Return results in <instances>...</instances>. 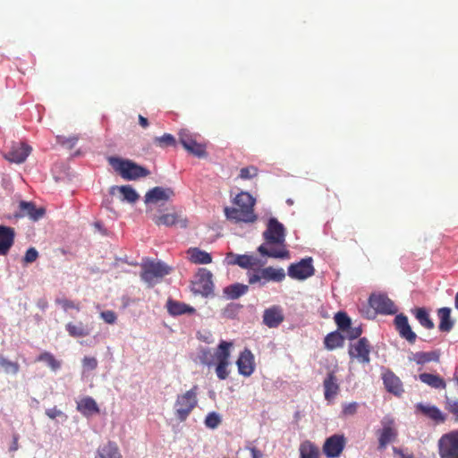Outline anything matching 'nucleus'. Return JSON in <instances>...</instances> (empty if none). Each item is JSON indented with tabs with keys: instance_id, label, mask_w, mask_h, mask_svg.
<instances>
[{
	"instance_id": "nucleus-64",
	"label": "nucleus",
	"mask_w": 458,
	"mask_h": 458,
	"mask_svg": "<svg viewBox=\"0 0 458 458\" xmlns=\"http://www.w3.org/2000/svg\"><path fill=\"white\" fill-rule=\"evenodd\" d=\"M77 140H78L77 138H72V139L69 140V141L71 142V146H73L77 142Z\"/></svg>"
},
{
	"instance_id": "nucleus-8",
	"label": "nucleus",
	"mask_w": 458,
	"mask_h": 458,
	"mask_svg": "<svg viewBox=\"0 0 458 458\" xmlns=\"http://www.w3.org/2000/svg\"><path fill=\"white\" fill-rule=\"evenodd\" d=\"M312 258H305L297 263L291 264L288 267V276L296 280H305L312 276L315 268L312 264Z\"/></svg>"
},
{
	"instance_id": "nucleus-13",
	"label": "nucleus",
	"mask_w": 458,
	"mask_h": 458,
	"mask_svg": "<svg viewBox=\"0 0 458 458\" xmlns=\"http://www.w3.org/2000/svg\"><path fill=\"white\" fill-rule=\"evenodd\" d=\"M174 195V191L171 188L164 187H154L147 191L145 195V203L149 204H159L168 201Z\"/></svg>"
},
{
	"instance_id": "nucleus-5",
	"label": "nucleus",
	"mask_w": 458,
	"mask_h": 458,
	"mask_svg": "<svg viewBox=\"0 0 458 458\" xmlns=\"http://www.w3.org/2000/svg\"><path fill=\"white\" fill-rule=\"evenodd\" d=\"M171 267L162 261H147L142 265L141 279L149 286L157 284L165 276L168 275Z\"/></svg>"
},
{
	"instance_id": "nucleus-33",
	"label": "nucleus",
	"mask_w": 458,
	"mask_h": 458,
	"mask_svg": "<svg viewBox=\"0 0 458 458\" xmlns=\"http://www.w3.org/2000/svg\"><path fill=\"white\" fill-rule=\"evenodd\" d=\"M65 328L69 335L72 337H84L88 336L91 333V328L82 322H79L77 324L68 323L65 326Z\"/></svg>"
},
{
	"instance_id": "nucleus-4",
	"label": "nucleus",
	"mask_w": 458,
	"mask_h": 458,
	"mask_svg": "<svg viewBox=\"0 0 458 458\" xmlns=\"http://www.w3.org/2000/svg\"><path fill=\"white\" fill-rule=\"evenodd\" d=\"M232 342L221 341L216 347L215 371L220 380H225L230 374Z\"/></svg>"
},
{
	"instance_id": "nucleus-47",
	"label": "nucleus",
	"mask_w": 458,
	"mask_h": 458,
	"mask_svg": "<svg viewBox=\"0 0 458 458\" xmlns=\"http://www.w3.org/2000/svg\"><path fill=\"white\" fill-rule=\"evenodd\" d=\"M46 415L51 420L60 419L62 422L67 420V415L61 410L57 409V407H53L47 409L45 411Z\"/></svg>"
},
{
	"instance_id": "nucleus-1",
	"label": "nucleus",
	"mask_w": 458,
	"mask_h": 458,
	"mask_svg": "<svg viewBox=\"0 0 458 458\" xmlns=\"http://www.w3.org/2000/svg\"><path fill=\"white\" fill-rule=\"evenodd\" d=\"M263 237L266 242L258 248L261 256L282 259L290 258V252L284 248L285 228L276 218H269Z\"/></svg>"
},
{
	"instance_id": "nucleus-36",
	"label": "nucleus",
	"mask_w": 458,
	"mask_h": 458,
	"mask_svg": "<svg viewBox=\"0 0 458 458\" xmlns=\"http://www.w3.org/2000/svg\"><path fill=\"white\" fill-rule=\"evenodd\" d=\"M190 260L195 264H209L212 258L209 253L198 248H192L188 250Z\"/></svg>"
},
{
	"instance_id": "nucleus-37",
	"label": "nucleus",
	"mask_w": 458,
	"mask_h": 458,
	"mask_svg": "<svg viewBox=\"0 0 458 458\" xmlns=\"http://www.w3.org/2000/svg\"><path fill=\"white\" fill-rule=\"evenodd\" d=\"M117 189L123 195V201H127L128 203H135L139 198L140 195L137 193V191L131 186V185H123L119 187H112L111 188V193L114 192V191Z\"/></svg>"
},
{
	"instance_id": "nucleus-28",
	"label": "nucleus",
	"mask_w": 458,
	"mask_h": 458,
	"mask_svg": "<svg viewBox=\"0 0 458 458\" xmlns=\"http://www.w3.org/2000/svg\"><path fill=\"white\" fill-rule=\"evenodd\" d=\"M440 323L438 328L441 332H450L454 327V322L451 318V309L448 307L440 308L437 310Z\"/></svg>"
},
{
	"instance_id": "nucleus-41",
	"label": "nucleus",
	"mask_w": 458,
	"mask_h": 458,
	"mask_svg": "<svg viewBox=\"0 0 458 458\" xmlns=\"http://www.w3.org/2000/svg\"><path fill=\"white\" fill-rule=\"evenodd\" d=\"M234 203L239 208L248 210H253L255 199L250 193L242 191L235 197Z\"/></svg>"
},
{
	"instance_id": "nucleus-59",
	"label": "nucleus",
	"mask_w": 458,
	"mask_h": 458,
	"mask_svg": "<svg viewBox=\"0 0 458 458\" xmlns=\"http://www.w3.org/2000/svg\"><path fill=\"white\" fill-rule=\"evenodd\" d=\"M236 257H237V254L230 252L226 255L225 261L227 265H237Z\"/></svg>"
},
{
	"instance_id": "nucleus-18",
	"label": "nucleus",
	"mask_w": 458,
	"mask_h": 458,
	"mask_svg": "<svg viewBox=\"0 0 458 458\" xmlns=\"http://www.w3.org/2000/svg\"><path fill=\"white\" fill-rule=\"evenodd\" d=\"M284 315L282 307L273 305L263 312V323L269 328H276L284 321Z\"/></svg>"
},
{
	"instance_id": "nucleus-57",
	"label": "nucleus",
	"mask_w": 458,
	"mask_h": 458,
	"mask_svg": "<svg viewBox=\"0 0 458 458\" xmlns=\"http://www.w3.org/2000/svg\"><path fill=\"white\" fill-rule=\"evenodd\" d=\"M447 405L449 411L456 417V420H458V401L447 399Z\"/></svg>"
},
{
	"instance_id": "nucleus-43",
	"label": "nucleus",
	"mask_w": 458,
	"mask_h": 458,
	"mask_svg": "<svg viewBox=\"0 0 458 458\" xmlns=\"http://www.w3.org/2000/svg\"><path fill=\"white\" fill-rule=\"evenodd\" d=\"M222 422V417L216 411L208 412L205 418L204 424L208 428L216 429Z\"/></svg>"
},
{
	"instance_id": "nucleus-61",
	"label": "nucleus",
	"mask_w": 458,
	"mask_h": 458,
	"mask_svg": "<svg viewBox=\"0 0 458 458\" xmlns=\"http://www.w3.org/2000/svg\"><path fill=\"white\" fill-rule=\"evenodd\" d=\"M393 452L394 454L400 455L401 458H413L412 454H404L403 451L398 447H393Z\"/></svg>"
},
{
	"instance_id": "nucleus-51",
	"label": "nucleus",
	"mask_w": 458,
	"mask_h": 458,
	"mask_svg": "<svg viewBox=\"0 0 458 458\" xmlns=\"http://www.w3.org/2000/svg\"><path fill=\"white\" fill-rule=\"evenodd\" d=\"M358 409V403L356 402L344 403L343 405V414L344 416H351L356 413Z\"/></svg>"
},
{
	"instance_id": "nucleus-16",
	"label": "nucleus",
	"mask_w": 458,
	"mask_h": 458,
	"mask_svg": "<svg viewBox=\"0 0 458 458\" xmlns=\"http://www.w3.org/2000/svg\"><path fill=\"white\" fill-rule=\"evenodd\" d=\"M394 326L399 335L405 339L410 344H414L417 339V335L412 331L408 318L403 314H398L394 318Z\"/></svg>"
},
{
	"instance_id": "nucleus-12",
	"label": "nucleus",
	"mask_w": 458,
	"mask_h": 458,
	"mask_svg": "<svg viewBox=\"0 0 458 458\" xmlns=\"http://www.w3.org/2000/svg\"><path fill=\"white\" fill-rule=\"evenodd\" d=\"M345 446V438L343 435H333L326 439L323 452L327 458L339 457Z\"/></svg>"
},
{
	"instance_id": "nucleus-6",
	"label": "nucleus",
	"mask_w": 458,
	"mask_h": 458,
	"mask_svg": "<svg viewBox=\"0 0 458 458\" xmlns=\"http://www.w3.org/2000/svg\"><path fill=\"white\" fill-rule=\"evenodd\" d=\"M440 458H458V431L443 435L438 440Z\"/></svg>"
},
{
	"instance_id": "nucleus-14",
	"label": "nucleus",
	"mask_w": 458,
	"mask_h": 458,
	"mask_svg": "<svg viewBox=\"0 0 458 458\" xmlns=\"http://www.w3.org/2000/svg\"><path fill=\"white\" fill-rule=\"evenodd\" d=\"M152 220L158 226H173L178 225L181 228H186L188 224L187 219L177 212L154 215Z\"/></svg>"
},
{
	"instance_id": "nucleus-22",
	"label": "nucleus",
	"mask_w": 458,
	"mask_h": 458,
	"mask_svg": "<svg viewBox=\"0 0 458 458\" xmlns=\"http://www.w3.org/2000/svg\"><path fill=\"white\" fill-rule=\"evenodd\" d=\"M20 213L17 216H29L33 221H38L43 217L45 209L42 208H36L32 202L21 200L19 204Z\"/></svg>"
},
{
	"instance_id": "nucleus-10",
	"label": "nucleus",
	"mask_w": 458,
	"mask_h": 458,
	"mask_svg": "<svg viewBox=\"0 0 458 458\" xmlns=\"http://www.w3.org/2000/svg\"><path fill=\"white\" fill-rule=\"evenodd\" d=\"M348 352L352 359H356L360 363L368 364L370 361V344L366 337H361L357 343L351 344Z\"/></svg>"
},
{
	"instance_id": "nucleus-11",
	"label": "nucleus",
	"mask_w": 458,
	"mask_h": 458,
	"mask_svg": "<svg viewBox=\"0 0 458 458\" xmlns=\"http://www.w3.org/2000/svg\"><path fill=\"white\" fill-rule=\"evenodd\" d=\"M369 305L380 314H394L397 308L392 300L385 294H372L369 299Z\"/></svg>"
},
{
	"instance_id": "nucleus-15",
	"label": "nucleus",
	"mask_w": 458,
	"mask_h": 458,
	"mask_svg": "<svg viewBox=\"0 0 458 458\" xmlns=\"http://www.w3.org/2000/svg\"><path fill=\"white\" fill-rule=\"evenodd\" d=\"M225 217L234 222L253 223L257 220V216L253 210H248L242 208H225Z\"/></svg>"
},
{
	"instance_id": "nucleus-56",
	"label": "nucleus",
	"mask_w": 458,
	"mask_h": 458,
	"mask_svg": "<svg viewBox=\"0 0 458 458\" xmlns=\"http://www.w3.org/2000/svg\"><path fill=\"white\" fill-rule=\"evenodd\" d=\"M362 330L360 327H352L350 326V327L346 329V336L349 339H356L360 336Z\"/></svg>"
},
{
	"instance_id": "nucleus-23",
	"label": "nucleus",
	"mask_w": 458,
	"mask_h": 458,
	"mask_svg": "<svg viewBox=\"0 0 458 458\" xmlns=\"http://www.w3.org/2000/svg\"><path fill=\"white\" fill-rule=\"evenodd\" d=\"M96 458H122V454L115 442L107 441L98 447Z\"/></svg>"
},
{
	"instance_id": "nucleus-27",
	"label": "nucleus",
	"mask_w": 458,
	"mask_h": 458,
	"mask_svg": "<svg viewBox=\"0 0 458 458\" xmlns=\"http://www.w3.org/2000/svg\"><path fill=\"white\" fill-rule=\"evenodd\" d=\"M216 350L212 352L210 348L199 347L197 353V361L208 368L215 366Z\"/></svg>"
},
{
	"instance_id": "nucleus-44",
	"label": "nucleus",
	"mask_w": 458,
	"mask_h": 458,
	"mask_svg": "<svg viewBox=\"0 0 458 458\" xmlns=\"http://www.w3.org/2000/svg\"><path fill=\"white\" fill-rule=\"evenodd\" d=\"M0 368L7 374L15 375L19 371V364L0 355Z\"/></svg>"
},
{
	"instance_id": "nucleus-46",
	"label": "nucleus",
	"mask_w": 458,
	"mask_h": 458,
	"mask_svg": "<svg viewBox=\"0 0 458 458\" xmlns=\"http://www.w3.org/2000/svg\"><path fill=\"white\" fill-rule=\"evenodd\" d=\"M335 323L339 329L344 331L351 326V319L344 312H337L335 316Z\"/></svg>"
},
{
	"instance_id": "nucleus-29",
	"label": "nucleus",
	"mask_w": 458,
	"mask_h": 458,
	"mask_svg": "<svg viewBox=\"0 0 458 458\" xmlns=\"http://www.w3.org/2000/svg\"><path fill=\"white\" fill-rule=\"evenodd\" d=\"M77 410L84 416H89L99 411L96 401L89 396L84 397L77 403Z\"/></svg>"
},
{
	"instance_id": "nucleus-52",
	"label": "nucleus",
	"mask_w": 458,
	"mask_h": 458,
	"mask_svg": "<svg viewBox=\"0 0 458 458\" xmlns=\"http://www.w3.org/2000/svg\"><path fill=\"white\" fill-rule=\"evenodd\" d=\"M38 250L35 248L31 247L27 250L25 256L23 258V261L25 263H32L38 259Z\"/></svg>"
},
{
	"instance_id": "nucleus-55",
	"label": "nucleus",
	"mask_w": 458,
	"mask_h": 458,
	"mask_svg": "<svg viewBox=\"0 0 458 458\" xmlns=\"http://www.w3.org/2000/svg\"><path fill=\"white\" fill-rule=\"evenodd\" d=\"M100 316L106 323L110 325L114 324L117 318L116 314L113 310L103 311Z\"/></svg>"
},
{
	"instance_id": "nucleus-53",
	"label": "nucleus",
	"mask_w": 458,
	"mask_h": 458,
	"mask_svg": "<svg viewBox=\"0 0 458 458\" xmlns=\"http://www.w3.org/2000/svg\"><path fill=\"white\" fill-rule=\"evenodd\" d=\"M82 365L85 369L93 370L98 367V360L94 357L85 356L82 360Z\"/></svg>"
},
{
	"instance_id": "nucleus-38",
	"label": "nucleus",
	"mask_w": 458,
	"mask_h": 458,
	"mask_svg": "<svg viewBox=\"0 0 458 458\" xmlns=\"http://www.w3.org/2000/svg\"><path fill=\"white\" fill-rule=\"evenodd\" d=\"M417 409L436 421H440V422L445 421V416L443 415L441 411L436 406L424 405L422 403H418Z\"/></svg>"
},
{
	"instance_id": "nucleus-34",
	"label": "nucleus",
	"mask_w": 458,
	"mask_h": 458,
	"mask_svg": "<svg viewBox=\"0 0 458 458\" xmlns=\"http://www.w3.org/2000/svg\"><path fill=\"white\" fill-rule=\"evenodd\" d=\"M411 312L421 327L426 329H433L435 327V324L425 308H416Z\"/></svg>"
},
{
	"instance_id": "nucleus-42",
	"label": "nucleus",
	"mask_w": 458,
	"mask_h": 458,
	"mask_svg": "<svg viewBox=\"0 0 458 458\" xmlns=\"http://www.w3.org/2000/svg\"><path fill=\"white\" fill-rule=\"evenodd\" d=\"M344 336L338 332H332L325 337V346L328 350H334L344 344Z\"/></svg>"
},
{
	"instance_id": "nucleus-48",
	"label": "nucleus",
	"mask_w": 458,
	"mask_h": 458,
	"mask_svg": "<svg viewBox=\"0 0 458 458\" xmlns=\"http://www.w3.org/2000/svg\"><path fill=\"white\" fill-rule=\"evenodd\" d=\"M250 284H259V287L266 285V281L263 279L261 275V268L255 270L252 274H249Z\"/></svg>"
},
{
	"instance_id": "nucleus-20",
	"label": "nucleus",
	"mask_w": 458,
	"mask_h": 458,
	"mask_svg": "<svg viewBox=\"0 0 458 458\" xmlns=\"http://www.w3.org/2000/svg\"><path fill=\"white\" fill-rule=\"evenodd\" d=\"M14 229L0 225V256L6 255L14 242Z\"/></svg>"
},
{
	"instance_id": "nucleus-21",
	"label": "nucleus",
	"mask_w": 458,
	"mask_h": 458,
	"mask_svg": "<svg viewBox=\"0 0 458 458\" xmlns=\"http://www.w3.org/2000/svg\"><path fill=\"white\" fill-rule=\"evenodd\" d=\"M383 382L386 389L396 395L400 396L403 393V387L400 378L392 371L386 370L383 375Z\"/></svg>"
},
{
	"instance_id": "nucleus-25",
	"label": "nucleus",
	"mask_w": 458,
	"mask_h": 458,
	"mask_svg": "<svg viewBox=\"0 0 458 458\" xmlns=\"http://www.w3.org/2000/svg\"><path fill=\"white\" fill-rule=\"evenodd\" d=\"M323 386L325 399L330 402L336 396L339 391L337 379L333 372L327 374V377L324 379Z\"/></svg>"
},
{
	"instance_id": "nucleus-9",
	"label": "nucleus",
	"mask_w": 458,
	"mask_h": 458,
	"mask_svg": "<svg viewBox=\"0 0 458 458\" xmlns=\"http://www.w3.org/2000/svg\"><path fill=\"white\" fill-rule=\"evenodd\" d=\"M191 290L194 293L208 296L213 291L212 274L206 268L199 270L197 278L192 282Z\"/></svg>"
},
{
	"instance_id": "nucleus-49",
	"label": "nucleus",
	"mask_w": 458,
	"mask_h": 458,
	"mask_svg": "<svg viewBox=\"0 0 458 458\" xmlns=\"http://www.w3.org/2000/svg\"><path fill=\"white\" fill-rule=\"evenodd\" d=\"M258 174V169L255 166L243 167L240 171V177L247 180L251 179Z\"/></svg>"
},
{
	"instance_id": "nucleus-50",
	"label": "nucleus",
	"mask_w": 458,
	"mask_h": 458,
	"mask_svg": "<svg viewBox=\"0 0 458 458\" xmlns=\"http://www.w3.org/2000/svg\"><path fill=\"white\" fill-rule=\"evenodd\" d=\"M155 141L158 142L160 145L171 146L175 143V139L173 135L165 133L161 137H157Z\"/></svg>"
},
{
	"instance_id": "nucleus-54",
	"label": "nucleus",
	"mask_w": 458,
	"mask_h": 458,
	"mask_svg": "<svg viewBox=\"0 0 458 458\" xmlns=\"http://www.w3.org/2000/svg\"><path fill=\"white\" fill-rule=\"evenodd\" d=\"M56 302L65 310L67 311L69 309H75L77 310H80V307L78 304L74 303L72 301H69L67 299H58L56 300Z\"/></svg>"
},
{
	"instance_id": "nucleus-7",
	"label": "nucleus",
	"mask_w": 458,
	"mask_h": 458,
	"mask_svg": "<svg viewBox=\"0 0 458 458\" xmlns=\"http://www.w3.org/2000/svg\"><path fill=\"white\" fill-rule=\"evenodd\" d=\"M382 428L378 431V449L384 450L387 445L396 440L398 431L394 420L391 416H385L381 420Z\"/></svg>"
},
{
	"instance_id": "nucleus-40",
	"label": "nucleus",
	"mask_w": 458,
	"mask_h": 458,
	"mask_svg": "<svg viewBox=\"0 0 458 458\" xmlns=\"http://www.w3.org/2000/svg\"><path fill=\"white\" fill-rule=\"evenodd\" d=\"M36 360L46 363L53 371H57L62 366V362L56 360L55 356L49 352H41L37 357Z\"/></svg>"
},
{
	"instance_id": "nucleus-62",
	"label": "nucleus",
	"mask_w": 458,
	"mask_h": 458,
	"mask_svg": "<svg viewBox=\"0 0 458 458\" xmlns=\"http://www.w3.org/2000/svg\"><path fill=\"white\" fill-rule=\"evenodd\" d=\"M139 123L143 128H147L148 126V119L141 114L139 115Z\"/></svg>"
},
{
	"instance_id": "nucleus-58",
	"label": "nucleus",
	"mask_w": 458,
	"mask_h": 458,
	"mask_svg": "<svg viewBox=\"0 0 458 458\" xmlns=\"http://www.w3.org/2000/svg\"><path fill=\"white\" fill-rule=\"evenodd\" d=\"M245 448L250 452L251 458H261L262 457V453L259 450H258L255 446L251 445L250 443H249Z\"/></svg>"
},
{
	"instance_id": "nucleus-39",
	"label": "nucleus",
	"mask_w": 458,
	"mask_h": 458,
	"mask_svg": "<svg viewBox=\"0 0 458 458\" xmlns=\"http://www.w3.org/2000/svg\"><path fill=\"white\" fill-rule=\"evenodd\" d=\"M299 451L301 458H319V449L310 441L302 442Z\"/></svg>"
},
{
	"instance_id": "nucleus-26",
	"label": "nucleus",
	"mask_w": 458,
	"mask_h": 458,
	"mask_svg": "<svg viewBox=\"0 0 458 458\" xmlns=\"http://www.w3.org/2000/svg\"><path fill=\"white\" fill-rule=\"evenodd\" d=\"M31 151V148L27 144H20L13 148L6 156V158L13 163H23Z\"/></svg>"
},
{
	"instance_id": "nucleus-63",
	"label": "nucleus",
	"mask_w": 458,
	"mask_h": 458,
	"mask_svg": "<svg viewBox=\"0 0 458 458\" xmlns=\"http://www.w3.org/2000/svg\"><path fill=\"white\" fill-rule=\"evenodd\" d=\"M454 307L456 310H458V292L457 293L455 294V297H454Z\"/></svg>"
},
{
	"instance_id": "nucleus-3",
	"label": "nucleus",
	"mask_w": 458,
	"mask_h": 458,
	"mask_svg": "<svg viewBox=\"0 0 458 458\" xmlns=\"http://www.w3.org/2000/svg\"><path fill=\"white\" fill-rule=\"evenodd\" d=\"M198 386H194L189 391L177 395L174 403V413L180 421H185L190 413L198 404Z\"/></svg>"
},
{
	"instance_id": "nucleus-30",
	"label": "nucleus",
	"mask_w": 458,
	"mask_h": 458,
	"mask_svg": "<svg viewBox=\"0 0 458 458\" xmlns=\"http://www.w3.org/2000/svg\"><path fill=\"white\" fill-rule=\"evenodd\" d=\"M419 379L422 383L435 389H445L446 386L445 380L436 374L421 373L419 375Z\"/></svg>"
},
{
	"instance_id": "nucleus-2",
	"label": "nucleus",
	"mask_w": 458,
	"mask_h": 458,
	"mask_svg": "<svg viewBox=\"0 0 458 458\" xmlns=\"http://www.w3.org/2000/svg\"><path fill=\"white\" fill-rule=\"evenodd\" d=\"M108 163L123 179L128 181L138 180L150 174L147 168L130 159L110 157Z\"/></svg>"
},
{
	"instance_id": "nucleus-45",
	"label": "nucleus",
	"mask_w": 458,
	"mask_h": 458,
	"mask_svg": "<svg viewBox=\"0 0 458 458\" xmlns=\"http://www.w3.org/2000/svg\"><path fill=\"white\" fill-rule=\"evenodd\" d=\"M236 259L237 266L241 267L242 268H251L257 264V259L253 256L237 254Z\"/></svg>"
},
{
	"instance_id": "nucleus-60",
	"label": "nucleus",
	"mask_w": 458,
	"mask_h": 458,
	"mask_svg": "<svg viewBox=\"0 0 458 458\" xmlns=\"http://www.w3.org/2000/svg\"><path fill=\"white\" fill-rule=\"evenodd\" d=\"M199 339L208 344H211L214 342L212 335L208 332L205 334L199 333Z\"/></svg>"
},
{
	"instance_id": "nucleus-24",
	"label": "nucleus",
	"mask_w": 458,
	"mask_h": 458,
	"mask_svg": "<svg viewBox=\"0 0 458 458\" xmlns=\"http://www.w3.org/2000/svg\"><path fill=\"white\" fill-rule=\"evenodd\" d=\"M440 358V351L435 350L431 352H411L408 357L409 360L416 362L418 365H424L430 361L438 362Z\"/></svg>"
},
{
	"instance_id": "nucleus-17",
	"label": "nucleus",
	"mask_w": 458,
	"mask_h": 458,
	"mask_svg": "<svg viewBox=\"0 0 458 458\" xmlns=\"http://www.w3.org/2000/svg\"><path fill=\"white\" fill-rule=\"evenodd\" d=\"M179 139L183 148L191 154L198 157H202L206 155L205 147L198 143L188 131H182L179 133Z\"/></svg>"
},
{
	"instance_id": "nucleus-31",
	"label": "nucleus",
	"mask_w": 458,
	"mask_h": 458,
	"mask_svg": "<svg viewBox=\"0 0 458 458\" xmlns=\"http://www.w3.org/2000/svg\"><path fill=\"white\" fill-rule=\"evenodd\" d=\"M261 275L266 284L270 281L282 282L285 278V273L283 268H275L273 267L261 268Z\"/></svg>"
},
{
	"instance_id": "nucleus-19",
	"label": "nucleus",
	"mask_w": 458,
	"mask_h": 458,
	"mask_svg": "<svg viewBox=\"0 0 458 458\" xmlns=\"http://www.w3.org/2000/svg\"><path fill=\"white\" fill-rule=\"evenodd\" d=\"M238 371L244 377H250L254 371V356L252 352L245 349L240 353L236 361Z\"/></svg>"
},
{
	"instance_id": "nucleus-32",
	"label": "nucleus",
	"mask_w": 458,
	"mask_h": 458,
	"mask_svg": "<svg viewBox=\"0 0 458 458\" xmlns=\"http://www.w3.org/2000/svg\"><path fill=\"white\" fill-rule=\"evenodd\" d=\"M248 290L249 286L247 284L236 283L226 286L224 289V293L229 300H236L247 293Z\"/></svg>"
},
{
	"instance_id": "nucleus-35",
	"label": "nucleus",
	"mask_w": 458,
	"mask_h": 458,
	"mask_svg": "<svg viewBox=\"0 0 458 458\" xmlns=\"http://www.w3.org/2000/svg\"><path fill=\"white\" fill-rule=\"evenodd\" d=\"M168 312L173 316H179L194 312V309L182 302L169 300L166 303Z\"/></svg>"
}]
</instances>
